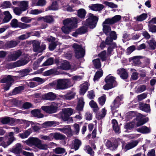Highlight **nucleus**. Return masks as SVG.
<instances>
[{
	"label": "nucleus",
	"instance_id": "nucleus-1",
	"mask_svg": "<svg viewBox=\"0 0 156 156\" xmlns=\"http://www.w3.org/2000/svg\"><path fill=\"white\" fill-rule=\"evenodd\" d=\"M78 21L76 17L68 18L64 20L63 21L64 26L61 28L62 32L66 34H69L73 29L76 27Z\"/></svg>",
	"mask_w": 156,
	"mask_h": 156
},
{
	"label": "nucleus",
	"instance_id": "nucleus-2",
	"mask_svg": "<svg viewBox=\"0 0 156 156\" xmlns=\"http://www.w3.org/2000/svg\"><path fill=\"white\" fill-rule=\"evenodd\" d=\"M69 82L68 79L56 80L47 85L48 88H54L55 90H64L67 88V84Z\"/></svg>",
	"mask_w": 156,
	"mask_h": 156
},
{
	"label": "nucleus",
	"instance_id": "nucleus-3",
	"mask_svg": "<svg viewBox=\"0 0 156 156\" xmlns=\"http://www.w3.org/2000/svg\"><path fill=\"white\" fill-rule=\"evenodd\" d=\"M27 145L32 147L34 146L40 149L46 150L48 146L46 144H42L41 141L36 137H30L25 141Z\"/></svg>",
	"mask_w": 156,
	"mask_h": 156
},
{
	"label": "nucleus",
	"instance_id": "nucleus-4",
	"mask_svg": "<svg viewBox=\"0 0 156 156\" xmlns=\"http://www.w3.org/2000/svg\"><path fill=\"white\" fill-rule=\"evenodd\" d=\"M88 16V18L85 21L83 22L82 24L90 28L93 29L96 26L98 18L91 13H89Z\"/></svg>",
	"mask_w": 156,
	"mask_h": 156
},
{
	"label": "nucleus",
	"instance_id": "nucleus-5",
	"mask_svg": "<svg viewBox=\"0 0 156 156\" xmlns=\"http://www.w3.org/2000/svg\"><path fill=\"white\" fill-rule=\"evenodd\" d=\"M73 47L74 49L75 57L77 58L83 57L84 55V50L81 45L74 43L73 45Z\"/></svg>",
	"mask_w": 156,
	"mask_h": 156
},
{
	"label": "nucleus",
	"instance_id": "nucleus-6",
	"mask_svg": "<svg viewBox=\"0 0 156 156\" xmlns=\"http://www.w3.org/2000/svg\"><path fill=\"white\" fill-rule=\"evenodd\" d=\"M58 103H55V102H52L50 106H43L41 108L46 113H53L56 112L58 108Z\"/></svg>",
	"mask_w": 156,
	"mask_h": 156
},
{
	"label": "nucleus",
	"instance_id": "nucleus-7",
	"mask_svg": "<svg viewBox=\"0 0 156 156\" xmlns=\"http://www.w3.org/2000/svg\"><path fill=\"white\" fill-rule=\"evenodd\" d=\"M73 113V109L71 108H65L62 110V113L58 114L59 117H60L64 121H66L69 117Z\"/></svg>",
	"mask_w": 156,
	"mask_h": 156
},
{
	"label": "nucleus",
	"instance_id": "nucleus-8",
	"mask_svg": "<svg viewBox=\"0 0 156 156\" xmlns=\"http://www.w3.org/2000/svg\"><path fill=\"white\" fill-rule=\"evenodd\" d=\"M122 96H118L114 100L111 105V108L112 113L117 111L116 109L120 105V101L122 100Z\"/></svg>",
	"mask_w": 156,
	"mask_h": 156
},
{
	"label": "nucleus",
	"instance_id": "nucleus-9",
	"mask_svg": "<svg viewBox=\"0 0 156 156\" xmlns=\"http://www.w3.org/2000/svg\"><path fill=\"white\" fill-rule=\"evenodd\" d=\"M40 42L37 41H34L33 43V50L34 52H41L44 50L46 48L45 44H43L40 46Z\"/></svg>",
	"mask_w": 156,
	"mask_h": 156
},
{
	"label": "nucleus",
	"instance_id": "nucleus-10",
	"mask_svg": "<svg viewBox=\"0 0 156 156\" xmlns=\"http://www.w3.org/2000/svg\"><path fill=\"white\" fill-rule=\"evenodd\" d=\"M121 16L119 15H116L111 18H107L103 22V24L112 25L117 23L121 20Z\"/></svg>",
	"mask_w": 156,
	"mask_h": 156
},
{
	"label": "nucleus",
	"instance_id": "nucleus-11",
	"mask_svg": "<svg viewBox=\"0 0 156 156\" xmlns=\"http://www.w3.org/2000/svg\"><path fill=\"white\" fill-rule=\"evenodd\" d=\"M28 56H27L26 57L23 59H21L16 62L12 63L11 64L12 67L15 68L23 66L27 64L30 60V58Z\"/></svg>",
	"mask_w": 156,
	"mask_h": 156
},
{
	"label": "nucleus",
	"instance_id": "nucleus-12",
	"mask_svg": "<svg viewBox=\"0 0 156 156\" xmlns=\"http://www.w3.org/2000/svg\"><path fill=\"white\" fill-rule=\"evenodd\" d=\"M139 142L138 140H136L128 142L126 145H123L122 146V149L124 150L125 151L132 149L136 147Z\"/></svg>",
	"mask_w": 156,
	"mask_h": 156
},
{
	"label": "nucleus",
	"instance_id": "nucleus-13",
	"mask_svg": "<svg viewBox=\"0 0 156 156\" xmlns=\"http://www.w3.org/2000/svg\"><path fill=\"white\" fill-rule=\"evenodd\" d=\"M13 81V79L9 75L8 76L6 77L3 78L1 80V83H6V86L4 87V89L5 90H9Z\"/></svg>",
	"mask_w": 156,
	"mask_h": 156
},
{
	"label": "nucleus",
	"instance_id": "nucleus-14",
	"mask_svg": "<svg viewBox=\"0 0 156 156\" xmlns=\"http://www.w3.org/2000/svg\"><path fill=\"white\" fill-rule=\"evenodd\" d=\"M14 133L10 132L9 133L8 141L6 142L3 141L1 143V145L4 148L10 145L14 141L16 140V138L14 136Z\"/></svg>",
	"mask_w": 156,
	"mask_h": 156
},
{
	"label": "nucleus",
	"instance_id": "nucleus-15",
	"mask_svg": "<svg viewBox=\"0 0 156 156\" xmlns=\"http://www.w3.org/2000/svg\"><path fill=\"white\" fill-rule=\"evenodd\" d=\"M57 130L66 134L67 136H71L72 135V131L70 126L69 125L65 126L63 128H58Z\"/></svg>",
	"mask_w": 156,
	"mask_h": 156
},
{
	"label": "nucleus",
	"instance_id": "nucleus-16",
	"mask_svg": "<svg viewBox=\"0 0 156 156\" xmlns=\"http://www.w3.org/2000/svg\"><path fill=\"white\" fill-rule=\"evenodd\" d=\"M105 81L106 83H108L111 85L113 87H115L117 85L115 78L114 77L108 75L105 79Z\"/></svg>",
	"mask_w": 156,
	"mask_h": 156
},
{
	"label": "nucleus",
	"instance_id": "nucleus-17",
	"mask_svg": "<svg viewBox=\"0 0 156 156\" xmlns=\"http://www.w3.org/2000/svg\"><path fill=\"white\" fill-rule=\"evenodd\" d=\"M56 97V94L52 92H50L45 94L42 96V98L44 99L50 101L55 100Z\"/></svg>",
	"mask_w": 156,
	"mask_h": 156
},
{
	"label": "nucleus",
	"instance_id": "nucleus-18",
	"mask_svg": "<svg viewBox=\"0 0 156 156\" xmlns=\"http://www.w3.org/2000/svg\"><path fill=\"white\" fill-rule=\"evenodd\" d=\"M90 9L95 11H101L104 8L103 5L100 4H92L89 5Z\"/></svg>",
	"mask_w": 156,
	"mask_h": 156
},
{
	"label": "nucleus",
	"instance_id": "nucleus-19",
	"mask_svg": "<svg viewBox=\"0 0 156 156\" xmlns=\"http://www.w3.org/2000/svg\"><path fill=\"white\" fill-rule=\"evenodd\" d=\"M22 52L20 50H18L14 52L9 56V60L10 61L16 60L21 55Z\"/></svg>",
	"mask_w": 156,
	"mask_h": 156
},
{
	"label": "nucleus",
	"instance_id": "nucleus-20",
	"mask_svg": "<svg viewBox=\"0 0 156 156\" xmlns=\"http://www.w3.org/2000/svg\"><path fill=\"white\" fill-rule=\"evenodd\" d=\"M117 73L120 75L121 77L123 79H127L128 76L126 70L123 68L119 69L117 70Z\"/></svg>",
	"mask_w": 156,
	"mask_h": 156
},
{
	"label": "nucleus",
	"instance_id": "nucleus-21",
	"mask_svg": "<svg viewBox=\"0 0 156 156\" xmlns=\"http://www.w3.org/2000/svg\"><path fill=\"white\" fill-rule=\"evenodd\" d=\"M22 147L20 144L17 143L12 149V152L16 154H20L22 150Z\"/></svg>",
	"mask_w": 156,
	"mask_h": 156
},
{
	"label": "nucleus",
	"instance_id": "nucleus-22",
	"mask_svg": "<svg viewBox=\"0 0 156 156\" xmlns=\"http://www.w3.org/2000/svg\"><path fill=\"white\" fill-rule=\"evenodd\" d=\"M58 124V122L55 121H48L42 124V126L44 128H46L48 127L55 126Z\"/></svg>",
	"mask_w": 156,
	"mask_h": 156
},
{
	"label": "nucleus",
	"instance_id": "nucleus-23",
	"mask_svg": "<svg viewBox=\"0 0 156 156\" xmlns=\"http://www.w3.org/2000/svg\"><path fill=\"white\" fill-rule=\"evenodd\" d=\"M88 83L87 82L84 83L80 85V93L81 95H84L87 90L88 87Z\"/></svg>",
	"mask_w": 156,
	"mask_h": 156
},
{
	"label": "nucleus",
	"instance_id": "nucleus-24",
	"mask_svg": "<svg viewBox=\"0 0 156 156\" xmlns=\"http://www.w3.org/2000/svg\"><path fill=\"white\" fill-rule=\"evenodd\" d=\"M70 65L68 62H65L62 63L60 66L58 65V68L59 69L64 70H69Z\"/></svg>",
	"mask_w": 156,
	"mask_h": 156
},
{
	"label": "nucleus",
	"instance_id": "nucleus-25",
	"mask_svg": "<svg viewBox=\"0 0 156 156\" xmlns=\"http://www.w3.org/2000/svg\"><path fill=\"white\" fill-rule=\"evenodd\" d=\"M84 104V102L83 98H80L79 99L78 104L76 107V110L80 111H82L83 109Z\"/></svg>",
	"mask_w": 156,
	"mask_h": 156
},
{
	"label": "nucleus",
	"instance_id": "nucleus-26",
	"mask_svg": "<svg viewBox=\"0 0 156 156\" xmlns=\"http://www.w3.org/2000/svg\"><path fill=\"white\" fill-rule=\"evenodd\" d=\"M31 113L34 117L37 118H42L44 117V115L41 113L40 110L36 109L31 111Z\"/></svg>",
	"mask_w": 156,
	"mask_h": 156
},
{
	"label": "nucleus",
	"instance_id": "nucleus-27",
	"mask_svg": "<svg viewBox=\"0 0 156 156\" xmlns=\"http://www.w3.org/2000/svg\"><path fill=\"white\" fill-rule=\"evenodd\" d=\"M136 130L139 132L144 134L149 133L151 131L150 129L145 126H143L141 127L137 128Z\"/></svg>",
	"mask_w": 156,
	"mask_h": 156
},
{
	"label": "nucleus",
	"instance_id": "nucleus-28",
	"mask_svg": "<svg viewBox=\"0 0 156 156\" xmlns=\"http://www.w3.org/2000/svg\"><path fill=\"white\" fill-rule=\"evenodd\" d=\"M105 144L108 148L112 151L115 150L117 147L116 144L111 142L108 140L106 141Z\"/></svg>",
	"mask_w": 156,
	"mask_h": 156
},
{
	"label": "nucleus",
	"instance_id": "nucleus-29",
	"mask_svg": "<svg viewBox=\"0 0 156 156\" xmlns=\"http://www.w3.org/2000/svg\"><path fill=\"white\" fill-rule=\"evenodd\" d=\"M116 47V44L113 43L109 46L107 49V55L108 56H110L114 53L113 49Z\"/></svg>",
	"mask_w": 156,
	"mask_h": 156
},
{
	"label": "nucleus",
	"instance_id": "nucleus-30",
	"mask_svg": "<svg viewBox=\"0 0 156 156\" xmlns=\"http://www.w3.org/2000/svg\"><path fill=\"white\" fill-rule=\"evenodd\" d=\"M52 140L54 139L56 140H62L64 139L65 136L59 133H51Z\"/></svg>",
	"mask_w": 156,
	"mask_h": 156
},
{
	"label": "nucleus",
	"instance_id": "nucleus-31",
	"mask_svg": "<svg viewBox=\"0 0 156 156\" xmlns=\"http://www.w3.org/2000/svg\"><path fill=\"white\" fill-rule=\"evenodd\" d=\"M112 123L114 131L116 133H119L120 132V128L118 126L117 121L115 119H113Z\"/></svg>",
	"mask_w": 156,
	"mask_h": 156
},
{
	"label": "nucleus",
	"instance_id": "nucleus-32",
	"mask_svg": "<svg viewBox=\"0 0 156 156\" xmlns=\"http://www.w3.org/2000/svg\"><path fill=\"white\" fill-rule=\"evenodd\" d=\"M106 113V110L105 108H103L101 112L96 115V118L98 120L101 119L105 116Z\"/></svg>",
	"mask_w": 156,
	"mask_h": 156
},
{
	"label": "nucleus",
	"instance_id": "nucleus-33",
	"mask_svg": "<svg viewBox=\"0 0 156 156\" xmlns=\"http://www.w3.org/2000/svg\"><path fill=\"white\" fill-rule=\"evenodd\" d=\"M87 31V27L83 26L78 29L76 30V33L82 34L86 33Z\"/></svg>",
	"mask_w": 156,
	"mask_h": 156
},
{
	"label": "nucleus",
	"instance_id": "nucleus-34",
	"mask_svg": "<svg viewBox=\"0 0 156 156\" xmlns=\"http://www.w3.org/2000/svg\"><path fill=\"white\" fill-rule=\"evenodd\" d=\"M28 1H24L20 2V5L23 10L24 11H26L28 9Z\"/></svg>",
	"mask_w": 156,
	"mask_h": 156
},
{
	"label": "nucleus",
	"instance_id": "nucleus-35",
	"mask_svg": "<svg viewBox=\"0 0 156 156\" xmlns=\"http://www.w3.org/2000/svg\"><path fill=\"white\" fill-rule=\"evenodd\" d=\"M86 13V10L83 9H80L77 11V16L81 19L85 18Z\"/></svg>",
	"mask_w": 156,
	"mask_h": 156
},
{
	"label": "nucleus",
	"instance_id": "nucleus-36",
	"mask_svg": "<svg viewBox=\"0 0 156 156\" xmlns=\"http://www.w3.org/2000/svg\"><path fill=\"white\" fill-rule=\"evenodd\" d=\"M84 150L90 156H94V152L93 151L91 147L88 145H86L83 148Z\"/></svg>",
	"mask_w": 156,
	"mask_h": 156
},
{
	"label": "nucleus",
	"instance_id": "nucleus-37",
	"mask_svg": "<svg viewBox=\"0 0 156 156\" xmlns=\"http://www.w3.org/2000/svg\"><path fill=\"white\" fill-rule=\"evenodd\" d=\"M4 14L5 16L3 21L4 23H7L12 18V16L8 11L4 12Z\"/></svg>",
	"mask_w": 156,
	"mask_h": 156
},
{
	"label": "nucleus",
	"instance_id": "nucleus-38",
	"mask_svg": "<svg viewBox=\"0 0 156 156\" xmlns=\"http://www.w3.org/2000/svg\"><path fill=\"white\" fill-rule=\"evenodd\" d=\"M31 132V129H28L23 133L19 134L18 136L22 139L26 138L28 137Z\"/></svg>",
	"mask_w": 156,
	"mask_h": 156
},
{
	"label": "nucleus",
	"instance_id": "nucleus-39",
	"mask_svg": "<svg viewBox=\"0 0 156 156\" xmlns=\"http://www.w3.org/2000/svg\"><path fill=\"white\" fill-rule=\"evenodd\" d=\"M147 42L151 49L154 50L155 49L156 47V42L154 38H152L151 40L148 41Z\"/></svg>",
	"mask_w": 156,
	"mask_h": 156
},
{
	"label": "nucleus",
	"instance_id": "nucleus-40",
	"mask_svg": "<svg viewBox=\"0 0 156 156\" xmlns=\"http://www.w3.org/2000/svg\"><path fill=\"white\" fill-rule=\"evenodd\" d=\"M32 71V69H25L19 71L20 76L23 77L28 75L30 72Z\"/></svg>",
	"mask_w": 156,
	"mask_h": 156
},
{
	"label": "nucleus",
	"instance_id": "nucleus-41",
	"mask_svg": "<svg viewBox=\"0 0 156 156\" xmlns=\"http://www.w3.org/2000/svg\"><path fill=\"white\" fill-rule=\"evenodd\" d=\"M35 20V18H32L28 16H24L22 17L20 20L21 21L26 23H30L32 20Z\"/></svg>",
	"mask_w": 156,
	"mask_h": 156
},
{
	"label": "nucleus",
	"instance_id": "nucleus-42",
	"mask_svg": "<svg viewBox=\"0 0 156 156\" xmlns=\"http://www.w3.org/2000/svg\"><path fill=\"white\" fill-rule=\"evenodd\" d=\"M146 89V86L144 85H140L136 87L135 88V92L137 93H140L144 91Z\"/></svg>",
	"mask_w": 156,
	"mask_h": 156
},
{
	"label": "nucleus",
	"instance_id": "nucleus-43",
	"mask_svg": "<svg viewBox=\"0 0 156 156\" xmlns=\"http://www.w3.org/2000/svg\"><path fill=\"white\" fill-rule=\"evenodd\" d=\"M103 31L107 35H109L111 32V28L110 26L102 24Z\"/></svg>",
	"mask_w": 156,
	"mask_h": 156
},
{
	"label": "nucleus",
	"instance_id": "nucleus-44",
	"mask_svg": "<svg viewBox=\"0 0 156 156\" xmlns=\"http://www.w3.org/2000/svg\"><path fill=\"white\" fill-rule=\"evenodd\" d=\"M42 12L41 10L36 9L28 10L27 13L30 14L37 15L41 13Z\"/></svg>",
	"mask_w": 156,
	"mask_h": 156
},
{
	"label": "nucleus",
	"instance_id": "nucleus-45",
	"mask_svg": "<svg viewBox=\"0 0 156 156\" xmlns=\"http://www.w3.org/2000/svg\"><path fill=\"white\" fill-rule=\"evenodd\" d=\"M13 10L14 13L17 16L20 15L24 11L20 7H13Z\"/></svg>",
	"mask_w": 156,
	"mask_h": 156
},
{
	"label": "nucleus",
	"instance_id": "nucleus-46",
	"mask_svg": "<svg viewBox=\"0 0 156 156\" xmlns=\"http://www.w3.org/2000/svg\"><path fill=\"white\" fill-rule=\"evenodd\" d=\"M89 105L91 108H93L94 112H97L99 110L97 104L93 100H91L90 102Z\"/></svg>",
	"mask_w": 156,
	"mask_h": 156
},
{
	"label": "nucleus",
	"instance_id": "nucleus-47",
	"mask_svg": "<svg viewBox=\"0 0 156 156\" xmlns=\"http://www.w3.org/2000/svg\"><path fill=\"white\" fill-rule=\"evenodd\" d=\"M134 123H127L124 126V128L126 129V131L129 132L134 127Z\"/></svg>",
	"mask_w": 156,
	"mask_h": 156
},
{
	"label": "nucleus",
	"instance_id": "nucleus-48",
	"mask_svg": "<svg viewBox=\"0 0 156 156\" xmlns=\"http://www.w3.org/2000/svg\"><path fill=\"white\" fill-rule=\"evenodd\" d=\"M31 32H27L22 34L18 37L17 39L20 40H23L28 38L31 35Z\"/></svg>",
	"mask_w": 156,
	"mask_h": 156
},
{
	"label": "nucleus",
	"instance_id": "nucleus-49",
	"mask_svg": "<svg viewBox=\"0 0 156 156\" xmlns=\"http://www.w3.org/2000/svg\"><path fill=\"white\" fill-rule=\"evenodd\" d=\"M81 144V142L78 139H75L73 142V146L75 150H77Z\"/></svg>",
	"mask_w": 156,
	"mask_h": 156
},
{
	"label": "nucleus",
	"instance_id": "nucleus-50",
	"mask_svg": "<svg viewBox=\"0 0 156 156\" xmlns=\"http://www.w3.org/2000/svg\"><path fill=\"white\" fill-rule=\"evenodd\" d=\"M147 15L146 14L143 13L140 16L135 17L136 20L139 21H142L145 20L147 17Z\"/></svg>",
	"mask_w": 156,
	"mask_h": 156
},
{
	"label": "nucleus",
	"instance_id": "nucleus-51",
	"mask_svg": "<svg viewBox=\"0 0 156 156\" xmlns=\"http://www.w3.org/2000/svg\"><path fill=\"white\" fill-rule=\"evenodd\" d=\"M148 120V118L147 117L141 119L137 122L136 125L137 126H140L144 124V123L147 122Z\"/></svg>",
	"mask_w": 156,
	"mask_h": 156
},
{
	"label": "nucleus",
	"instance_id": "nucleus-52",
	"mask_svg": "<svg viewBox=\"0 0 156 156\" xmlns=\"http://www.w3.org/2000/svg\"><path fill=\"white\" fill-rule=\"evenodd\" d=\"M93 62L96 68L98 69L101 67V64L99 59H96L93 60Z\"/></svg>",
	"mask_w": 156,
	"mask_h": 156
},
{
	"label": "nucleus",
	"instance_id": "nucleus-53",
	"mask_svg": "<svg viewBox=\"0 0 156 156\" xmlns=\"http://www.w3.org/2000/svg\"><path fill=\"white\" fill-rule=\"evenodd\" d=\"M141 110L145 112H148L150 111V106L149 104H145L140 106Z\"/></svg>",
	"mask_w": 156,
	"mask_h": 156
},
{
	"label": "nucleus",
	"instance_id": "nucleus-54",
	"mask_svg": "<svg viewBox=\"0 0 156 156\" xmlns=\"http://www.w3.org/2000/svg\"><path fill=\"white\" fill-rule=\"evenodd\" d=\"M48 9L50 10H55L58 9V6L56 2H54L52 3L51 6H49L48 8Z\"/></svg>",
	"mask_w": 156,
	"mask_h": 156
},
{
	"label": "nucleus",
	"instance_id": "nucleus-55",
	"mask_svg": "<svg viewBox=\"0 0 156 156\" xmlns=\"http://www.w3.org/2000/svg\"><path fill=\"white\" fill-rule=\"evenodd\" d=\"M133 63L136 65H139L140 66H142L140 60L139 59L140 58V56H135L133 57Z\"/></svg>",
	"mask_w": 156,
	"mask_h": 156
},
{
	"label": "nucleus",
	"instance_id": "nucleus-56",
	"mask_svg": "<svg viewBox=\"0 0 156 156\" xmlns=\"http://www.w3.org/2000/svg\"><path fill=\"white\" fill-rule=\"evenodd\" d=\"M53 59L52 58H50L43 63L42 66H45L51 65L53 64Z\"/></svg>",
	"mask_w": 156,
	"mask_h": 156
},
{
	"label": "nucleus",
	"instance_id": "nucleus-57",
	"mask_svg": "<svg viewBox=\"0 0 156 156\" xmlns=\"http://www.w3.org/2000/svg\"><path fill=\"white\" fill-rule=\"evenodd\" d=\"M103 72L102 70H99L98 71L95 73L94 76V80L95 81L101 77L103 75Z\"/></svg>",
	"mask_w": 156,
	"mask_h": 156
},
{
	"label": "nucleus",
	"instance_id": "nucleus-58",
	"mask_svg": "<svg viewBox=\"0 0 156 156\" xmlns=\"http://www.w3.org/2000/svg\"><path fill=\"white\" fill-rule=\"evenodd\" d=\"M98 56L102 61H105L106 60L107 56L106 51L104 50L102 51L98 54Z\"/></svg>",
	"mask_w": 156,
	"mask_h": 156
},
{
	"label": "nucleus",
	"instance_id": "nucleus-59",
	"mask_svg": "<svg viewBox=\"0 0 156 156\" xmlns=\"http://www.w3.org/2000/svg\"><path fill=\"white\" fill-rule=\"evenodd\" d=\"M18 44L16 41H11L7 43V46L9 48H12L16 46Z\"/></svg>",
	"mask_w": 156,
	"mask_h": 156
},
{
	"label": "nucleus",
	"instance_id": "nucleus-60",
	"mask_svg": "<svg viewBox=\"0 0 156 156\" xmlns=\"http://www.w3.org/2000/svg\"><path fill=\"white\" fill-rule=\"evenodd\" d=\"M54 151L55 153L59 154L64 153L65 152V150L63 148L57 147L54 150Z\"/></svg>",
	"mask_w": 156,
	"mask_h": 156
},
{
	"label": "nucleus",
	"instance_id": "nucleus-61",
	"mask_svg": "<svg viewBox=\"0 0 156 156\" xmlns=\"http://www.w3.org/2000/svg\"><path fill=\"white\" fill-rule=\"evenodd\" d=\"M57 71L56 69H51L45 72V75L46 76H48L51 74H56Z\"/></svg>",
	"mask_w": 156,
	"mask_h": 156
},
{
	"label": "nucleus",
	"instance_id": "nucleus-62",
	"mask_svg": "<svg viewBox=\"0 0 156 156\" xmlns=\"http://www.w3.org/2000/svg\"><path fill=\"white\" fill-rule=\"evenodd\" d=\"M31 26V24H27L21 22H20L19 23V27L22 29L27 28L30 27Z\"/></svg>",
	"mask_w": 156,
	"mask_h": 156
},
{
	"label": "nucleus",
	"instance_id": "nucleus-63",
	"mask_svg": "<svg viewBox=\"0 0 156 156\" xmlns=\"http://www.w3.org/2000/svg\"><path fill=\"white\" fill-rule=\"evenodd\" d=\"M106 99L105 95H103L99 98L98 99V101L100 105H103L105 103Z\"/></svg>",
	"mask_w": 156,
	"mask_h": 156
},
{
	"label": "nucleus",
	"instance_id": "nucleus-64",
	"mask_svg": "<svg viewBox=\"0 0 156 156\" xmlns=\"http://www.w3.org/2000/svg\"><path fill=\"white\" fill-rule=\"evenodd\" d=\"M75 95V94L73 93H67L64 96V98L67 100H71L73 98Z\"/></svg>",
	"mask_w": 156,
	"mask_h": 156
}]
</instances>
